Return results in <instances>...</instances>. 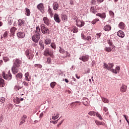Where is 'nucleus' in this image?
Listing matches in <instances>:
<instances>
[{
    "label": "nucleus",
    "instance_id": "obj_1",
    "mask_svg": "<svg viewBox=\"0 0 129 129\" xmlns=\"http://www.w3.org/2000/svg\"><path fill=\"white\" fill-rule=\"evenodd\" d=\"M22 64V60L20 59H16L13 64V66L12 68V71L13 74H17L19 72V68H20V65Z\"/></svg>",
    "mask_w": 129,
    "mask_h": 129
},
{
    "label": "nucleus",
    "instance_id": "obj_2",
    "mask_svg": "<svg viewBox=\"0 0 129 129\" xmlns=\"http://www.w3.org/2000/svg\"><path fill=\"white\" fill-rule=\"evenodd\" d=\"M44 56H50L51 58H54V52L49 50V48H46L43 52Z\"/></svg>",
    "mask_w": 129,
    "mask_h": 129
},
{
    "label": "nucleus",
    "instance_id": "obj_3",
    "mask_svg": "<svg viewBox=\"0 0 129 129\" xmlns=\"http://www.w3.org/2000/svg\"><path fill=\"white\" fill-rule=\"evenodd\" d=\"M34 54L35 53L34 52V51L30 49H27L25 51V55L29 59V60L33 59V57H34Z\"/></svg>",
    "mask_w": 129,
    "mask_h": 129
},
{
    "label": "nucleus",
    "instance_id": "obj_4",
    "mask_svg": "<svg viewBox=\"0 0 129 129\" xmlns=\"http://www.w3.org/2000/svg\"><path fill=\"white\" fill-rule=\"evenodd\" d=\"M41 27V30L42 33V34H49L50 33V30L47 27H46V25L44 24H42L40 25Z\"/></svg>",
    "mask_w": 129,
    "mask_h": 129
},
{
    "label": "nucleus",
    "instance_id": "obj_5",
    "mask_svg": "<svg viewBox=\"0 0 129 129\" xmlns=\"http://www.w3.org/2000/svg\"><path fill=\"white\" fill-rule=\"evenodd\" d=\"M113 66H114V64H113V63H108L106 64L105 63H104V68L105 69H107V70H110L111 71V70H112V69H111V68H113Z\"/></svg>",
    "mask_w": 129,
    "mask_h": 129
},
{
    "label": "nucleus",
    "instance_id": "obj_6",
    "mask_svg": "<svg viewBox=\"0 0 129 129\" xmlns=\"http://www.w3.org/2000/svg\"><path fill=\"white\" fill-rule=\"evenodd\" d=\"M32 40L33 42H35V43H38L39 42V40H40V35H38L37 34L34 35L32 37Z\"/></svg>",
    "mask_w": 129,
    "mask_h": 129
},
{
    "label": "nucleus",
    "instance_id": "obj_7",
    "mask_svg": "<svg viewBox=\"0 0 129 129\" xmlns=\"http://www.w3.org/2000/svg\"><path fill=\"white\" fill-rule=\"evenodd\" d=\"M3 76L4 79H8V80H11V79H12V74L10 73V72H8V75H7L6 73H4Z\"/></svg>",
    "mask_w": 129,
    "mask_h": 129
},
{
    "label": "nucleus",
    "instance_id": "obj_8",
    "mask_svg": "<svg viewBox=\"0 0 129 129\" xmlns=\"http://www.w3.org/2000/svg\"><path fill=\"white\" fill-rule=\"evenodd\" d=\"M81 38L83 40H86L88 42H90V40H92L91 36H85L84 34L82 33L81 34Z\"/></svg>",
    "mask_w": 129,
    "mask_h": 129
},
{
    "label": "nucleus",
    "instance_id": "obj_9",
    "mask_svg": "<svg viewBox=\"0 0 129 129\" xmlns=\"http://www.w3.org/2000/svg\"><path fill=\"white\" fill-rule=\"evenodd\" d=\"M80 60H81V61H83V62H87L88 60H89V56L88 55H83L82 57L79 58Z\"/></svg>",
    "mask_w": 129,
    "mask_h": 129
},
{
    "label": "nucleus",
    "instance_id": "obj_10",
    "mask_svg": "<svg viewBox=\"0 0 129 129\" xmlns=\"http://www.w3.org/2000/svg\"><path fill=\"white\" fill-rule=\"evenodd\" d=\"M43 21L46 26H49L50 23H51L50 19H49L47 17H43Z\"/></svg>",
    "mask_w": 129,
    "mask_h": 129
},
{
    "label": "nucleus",
    "instance_id": "obj_11",
    "mask_svg": "<svg viewBox=\"0 0 129 129\" xmlns=\"http://www.w3.org/2000/svg\"><path fill=\"white\" fill-rule=\"evenodd\" d=\"M38 10H39L41 13H44V5L43 4L40 3L38 4L37 6Z\"/></svg>",
    "mask_w": 129,
    "mask_h": 129
},
{
    "label": "nucleus",
    "instance_id": "obj_12",
    "mask_svg": "<svg viewBox=\"0 0 129 129\" xmlns=\"http://www.w3.org/2000/svg\"><path fill=\"white\" fill-rule=\"evenodd\" d=\"M126 89H127V86L122 84L120 88V91L124 93L126 92Z\"/></svg>",
    "mask_w": 129,
    "mask_h": 129
},
{
    "label": "nucleus",
    "instance_id": "obj_13",
    "mask_svg": "<svg viewBox=\"0 0 129 129\" xmlns=\"http://www.w3.org/2000/svg\"><path fill=\"white\" fill-rule=\"evenodd\" d=\"M76 22L77 27H79L80 28H81V27H83V26L85 25V23L80 20H77Z\"/></svg>",
    "mask_w": 129,
    "mask_h": 129
},
{
    "label": "nucleus",
    "instance_id": "obj_14",
    "mask_svg": "<svg viewBox=\"0 0 129 129\" xmlns=\"http://www.w3.org/2000/svg\"><path fill=\"white\" fill-rule=\"evenodd\" d=\"M120 70V68L119 66H117L115 68V69L111 70V72L113 73H115V74H117V73H119V71Z\"/></svg>",
    "mask_w": 129,
    "mask_h": 129
},
{
    "label": "nucleus",
    "instance_id": "obj_15",
    "mask_svg": "<svg viewBox=\"0 0 129 129\" xmlns=\"http://www.w3.org/2000/svg\"><path fill=\"white\" fill-rule=\"evenodd\" d=\"M70 29L71 30V32H73V33L78 32V28L76 26H71L70 27Z\"/></svg>",
    "mask_w": 129,
    "mask_h": 129
},
{
    "label": "nucleus",
    "instance_id": "obj_16",
    "mask_svg": "<svg viewBox=\"0 0 129 129\" xmlns=\"http://www.w3.org/2000/svg\"><path fill=\"white\" fill-rule=\"evenodd\" d=\"M26 118H27V115H24L21 119V121L19 123L20 125H22L23 123H25L26 122Z\"/></svg>",
    "mask_w": 129,
    "mask_h": 129
},
{
    "label": "nucleus",
    "instance_id": "obj_17",
    "mask_svg": "<svg viewBox=\"0 0 129 129\" xmlns=\"http://www.w3.org/2000/svg\"><path fill=\"white\" fill-rule=\"evenodd\" d=\"M54 21H55L56 23H58V24L61 22V20L59 18V15L57 14H54Z\"/></svg>",
    "mask_w": 129,
    "mask_h": 129
},
{
    "label": "nucleus",
    "instance_id": "obj_18",
    "mask_svg": "<svg viewBox=\"0 0 129 129\" xmlns=\"http://www.w3.org/2000/svg\"><path fill=\"white\" fill-rule=\"evenodd\" d=\"M114 47H115V46L105 47L104 50L106 52H111V51H112V49H113Z\"/></svg>",
    "mask_w": 129,
    "mask_h": 129
},
{
    "label": "nucleus",
    "instance_id": "obj_19",
    "mask_svg": "<svg viewBox=\"0 0 129 129\" xmlns=\"http://www.w3.org/2000/svg\"><path fill=\"white\" fill-rule=\"evenodd\" d=\"M35 35H38V36H40L41 35V29H40V27L38 26H37L36 27V30H35Z\"/></svg>",
    "mask_w": 129,
    "mask_h": 129
},
{
    "label": "nucleus",
    "instance_id": "obj_20",
    "mask_svg": "<svg viewBox=\"0 0 129 129\" xmlns=\"http://www.w3.org/2000/svg\"><path fill=\"white\" fill-rule=\"evenodd\" d=\"M52 7L54 11H57L59 9V4L57 2H54L52 5Z\"/></svg>",
    "mask_w": 129,
    "mask_h": 129
},
{
    "label": "nucleus",
    "instance_id": "obj_21",
    "mask_svg": "<svg viewBox=\"0 0 129 129\" xmlns=\"http://www.w3.org/2000/svg\"><path fill=\"white\" fill-rule=\"evenodd\" d=\"M117 36L120 38H123L124 37V33L122 31L119 30L117 32Z\"/></svg>",
    "mask_w": 129,
    "mask_h": 129
},
{
    "label": "nucleus",
    "instance_id": "obj_22",
    "mask_svg": "<svg viewBox=\"0 0 129 129\" xmlns=\"http://www.w3.org/2000/svg\"><path fill=\"white\" fill-rule=\"evenodd\" d=\"M104 31H106V32H108V31H110L111 30V26L109 25H106L104 27Z\"/></svg>",
    "mask_w": 129,
    "mask_h": 129
},
{
    "label": "nucleus",
    "instance_id": "obj_23",
    "mask_svg": "<svg viewBox=\"0 0 129 129\" xmlns=\"http://www.w3.org/2000/svg\"><path fill=\"white\" fill-rule=\"evenodd\" d=\"M96 16H97L98 17H100V18H101V19H105L106 17V15H105V13H98L96 15Z\"/></svg>",
    "mask_w": 129,
    "mask_h": 129
},
{
    "label": "nucleus",
    "instance_id": "obj_24",
    "mask_svg": "<svg viewBox=\"0 0 129 129\" xmlns=\"http://www.w3.org/2000/svg\"><path fill=\"white\" fill-rule=\"evenodd\" d=\"M89 102V100H88V99L86 98H84L83 99V104H84V105H85L86 106L88 105Z\"/></svg>",
    "mask_w": 129,
    "mask_h": 129
},
{
    "label": "nucleus",
    "instance_id": "obj_25",
    "mask_svg": "<svg viewBox=\"0 0 129 129\" xmlns=\"http://www.w3.org/2000/svg\"><path fill=\"white\" fill-rule=\"evenodd\" d=\"M25 80H26V81H30V80L31 79V77H30V74H29V73H26L25 74Z\"/></svg>",
    "mask_w": 129,
    "mask_h": 129
},
{
    "label": "nucleus",
    "instance_id": "obj_26",
    "mask_svg": "<svg viewBox=\"0 0 129 129\" xmlns=\"http://www.w3.org/2000/svg\"><path fill=\"white\" fill-rule=\"evenodd\" d=\"M23 78V74L21 73H18L16 75V79L17 80H20Z\"/></svg>",
    "mask_w": 129,
    "mask_h": 129
},
{
    "label": "nucleus",
    "instance_id": "obj_27",
    "mask_svg": "<svg viewBox=\"0 0 129 129\" xmlns=\"http://www.w3.org/2000/svg\"><path fill=\"white\" fill-rule=\"evenodd\" d=\"M25 24V19H19L18 20V26L21 27L22 25H24Z\"/></svg>",
    "mask_w": 129,
    "mask_h": 129
},
{
    "label": "nucleus",
    "instance_id": "obj_28",
    "mask_svg": "<svg viewBox=\"0 0 129 129\" xmlns=\"http://www.w3.org/2000/svg\"><path fill=\"white\" fill-rule=\"evenodd\" d=\"M18 38H24L25 37V33L23 32H19L17 33Z\"/></svg>",
    "mask_w": 129,
    "mask_h": 129
},
{
    "label": "nucleus",
    "instance_id": "obj_29",
    "mask_svg": "<svg viewBox=\"0 0 129 129\" xmlns=\"http://www.w3.org/2000/svg\"><path fill=\"white\" fill-rule=\"evenodd\" d=\"M17 31V28L15 27H13L10 29V32L12 35H15V32Z\"/></svg>",
    "mask_w": 129,
    "mask_h": 129
},
{
    "label": "nucleus",
    "instance_id": "obj_30",
    "mask_svg": "<svg viewBox=\"0 0 129 129\" xmlns=\"http://www.w3.org/2000/svg\"><path fill=\"white\" fill-rule=\"evenodd\" d=\"M95 122L97 125H105V123L104 122H102L98 120H95Z\"/></svg>",
    "mask_w": 129,
    "mask_h": 129
},
{
    "label": "nucleus",
    "instance_id": "obj_31",
    "mask_svg": "<svg viewBox=\"0 0 129 129\" xmlns=\"http://www.w3.org/2000/svg\"><path fill=\"white\" fill-rule=\"evenodd\" d=\"M25 15L29 17L30 15H31V12L30 11V9H28V8H25Z\"/></svg>",
    "mask_w": 129,
    "mask_h": 129
},
{
    "label": "nucleus",
    "instance_id": "obj_32",
    "mask_svg": "<svg viewBox=\"0 0 129 129\" xmlns=\"http://www.w3.org/2000/svg\"><path fill=\"white\" fill-rule=\"evenodd\" d=\"M13 101L14 103H16V104H19L21 102H20V99L18 97L14 99Z\"/></svg>",
    "mask_w": 129,
    "mask_h": 129
},
{
    "label": "nucleus",
    "instance_id": "obj_33",
    "mask_svg": "<svg viewBox=\"0 0 129 129\" xmlns=\"http://www.w3.org/2000/svg\"><path fill=\"white\" fill-rule=\"evenodd\" d=\"M118 26L121 30H123V29H124V23H123V22L120 23Z\"/></svg>",
    "mask_w": 129,
    "mask_h": 129
},
{
    "label": "nucleus",
    "instance_id": "obj_34",
    "mask_svg": "<svg viewBox=\"0 0 129 129\" xmlns=\"http://www.w3.org/2000/svg\"><path fill=\"white\" fill-rule=\"evenodd\" d=\"M0 86L1 87L5 86V80L0 79Z\"/></svg>",
    "mask_w": 129,
    "mask_h": 129
},
{
    "label": "nucleus",
    "instance_id": "obj_35",
    "mask_svg": "<svg viewBox=\"0 0 129 129\" xmlns=\"http://www.w3.org/2000/svg\"><path fill=\"white\" fill-rule=\"evenodd\" d=\"M44 43L45 45H50L51 44V40L49 38L46 39L44 41Z\"/></svg>",
    "mask_w": 129,
    "mask_h": 129
},
{
    "label": "nucleus",
    "instance_id": "obj_36",
    "mask_svg": "<svg viewBox=\"0 0 129 129\" xmlns=\"http://www.w3.org/2000/svg\"><path fill=\"white\" fill-rule=\"evenodd\" d=\"M90 11L93 14H96V13L97 12V11H96V10H95V8H94V7H92L91 8Z\"/></svg>",
    "mask_w": 129,
    "mask_h": 129
},
{
    "label": "nucleus",
    "instance_id": "obj_37",
    "mask_svg": "<svg viewBox=\"0 0 129 129\" xmlns=\"http://www.w3.org/2000/svg\"><path fill=\"white\" fill-rule=\"evenodd\" d=\"M101 99L102 101H103V102H104V103H108L109 102V101L107 98L101 97Z\"/></svg>",
    "mask_w": 129,
    "mask_h": 129
},
{
    "label": "nucleus",
    "instance_id": "obj_38",
    "mask_svg": "<svg viewBox=\"0 0 129 129\" xmlns=\"http://www.w3.org/2000/svg\"><path fill=\"white\" fill-rule=\"evenodd\" d=\"M96 116H97V117H98V118H99L100 120H102V119H103V118H102V116H101V115L99 114V113L98 112L96 113Z\"/></svg>",
    "mask_w": 129,
    "mask_h": 129
},
{
    "label": "nucleus",
    "instance_id": "obj_39",
    "mask_svg": "<svg viewBox=\"0 0 129 129\" xmlns=\"http://www.w3.org/2000/svg\"><path fill=\"white\" fill-rule=\"evenodd\" d=\"M89 115H91V116H95L96 114V112H95L94 111H91L88 113Z\"/></svg>",
    "mask_w": 129,
    "mask_h": 129
},
{
    "label": "nucleus",
    "instance_id": "obj_40",
    "mask_svg": "<svg viewBox=\"0 0 129 129\" xmlns=\"http://www.w3.org/2000/svg\"><path fill=\"white\" fill-rule=\"evenodd\" d=\"M60 114H59V113H57L56 115L55 116H52V119H53V120H55V119H57V118H58V117H59V115Z\"/></svg>",
    "mask_w": 129,
    "mask_h": 129
},
{
    "label": "nucleus",
    "instance_id": "obj_41",
    "mask_svg": "<svg viewBox=\"0 0 129 129\" xmlns=\"http://www.w3.org/2000/svg\"><path fill=\"white\" fill-rule=\"evenodd\" d=\"M65 54L63 55V58H67V57H70V53H69L68 52L66 51Z\"/></svg>",
    "mask_w": 129,
    "mask_h": 129
},
{
    "label": "nucleus",
    "instance_id": "obj_42",
    "mask_svg": "<svg viewBox=\"0 0 129 129\" xmlns=\"http://www.w3.org/2000/svg\"><path fill=\"white\" fill-rule=\"evenodd\" d=\"M56 84H57V83H56L55 82H52L50 83V87H51V88H54Z\"/></svg>",
    "mask_w": 129,
    "mask_h": 129
},
{
    "label": "nucleus",
    "instance_id": "obj_43",
    "mask_svg": "<svg viewBox=\"0 0 129 129\" xmlns=\"http://www.w3.org/2000/svg\"><path fill=\"white\" fill-rule=\"evenodd\" d=\"M99 21V19H98V18L95 19L92 21V24L93 25H95V24H96L97 22H98Z\"/></svg>",
    "mask_w": 129,
    "mask_h": 129
},
{
    "label": "nucleus",
    "instance_id": "obj_44",
    "mask_svg": "<svg viewBox=\"0 0 129 129\" xmlns=\"http://www.w3.org/2000/svg\"><path fill=\"white\" fill-rule=\"evenodd\" d=\"M59 53H61V54H64L65 53V50H64L61 47H59Z\"/></svg>",
    "mask_w": 129,
    "mask_h": 129
},
{
    "label": "nucleus",
    "instance_id": "obj_45",
    "mask_svg": "<svg viewBox=\"0 0 129 129\" xmlns=\"http://www.w3.org/2000/svg\"><path fill=\"white\" fill-rule=\"evenodd\" d=\"M39 45L40 46V49L41 50H44V43H43L42 42H39Z\"/></svg>",
    "mask_w": 129,
    "mask_h": 129
},
{
    "label": "nucleus",
    "instance_id": "obj_46",
    "mask_svg": "<svg viewBox=\"0 0 129 129\" xmlns=\"http://www.w3.org/2000/svg\"><path fill=\"white\" fill-rule=\"evenodd\" d=\"M108 45H109V46L110 47H111L112 46H114V45H113V43H112V42L111 41H110V40H109L108 41Z\"/></svg>",
    "mask_w": 129,
    "mask_h": 129
},
{
    "label": "nucleus",
    "instance_id": "obj_47",
    "mask_svg": "<svg viewBox=\"0 0 129 129\" xmlns=\"http://www.w3.org/2000/svg\"><path fill=\"white\" fill-rule=\"evenodd\" d=\"M34 66L36 68H39L40 69H41V68H42V65H41L40 64H34Z\"/></svg>",
    "mask_w": 129,
    "mask_h": 129
},
{
    "label": "nucleus",
    "instance_id": "obj_48",
    "mask_svg": "<svg viewBox=\"0 0 129 129\" xmlns=\"http://www.w3.org/2000/svg\"><path fill=\"white\" fill-rule=\"evenodd\" d=\"M50 46L53 49H56V44L55 43H51Z\"/></svg>",
    "mask_w": 129,
    "mask_h": 129
},
{
    "label": "nucleus",
    "instance_id": "obj_49",
    "mask_svg": "<svg viewBox=\"0 0 129 129\" xmlns=\"http://www.w3.org/2000/svg\"><path fill=\"white\" fill-rule=\"evenodd\" d=\"M5 101H6V99L4 97L1 98L0 100V102L2 103H5Z\"/></svg>",
    "mask_w": 129,
    "mask_h": 129
},
{
    "label": "nucleus",
    "instance_id": "obj_50",
    "mask_svg": "<svg viewBox=\"0 0 129 129\" xmlns=\"http://www.w3.org/2000/svg\"><path fill=\"white\" fill-rule=\"evenodd\" d=\"M47 61L48 64H51V63L52 62V59H51L50 57H48L47 58Z\"/></svg>",
    "mask_w": 129,
    "mask_h": 129
},
{
    "label": "nucleus",
    "instance_id": "obj_51",
    "mask_svg": "<svg viewBox=\"0 0 129 129\" xmlns=\"http://www.w3.org/2000/svg\"><path fill=\"white\" fill-rule=\"evenodd\" d=\"M103 110L105 112H107L108 111V109L106 107H103Z\"/></svg>",
    "mask_w": 129,
    "mask_h": 129
},
{
    "label": "nucleus",
    "instance_id": "obj_52",
    "mask_svg": "<svg viewBox=\"0 0 129 129\" xmlns=\"http://www.w3.org/2000/svg\"><path fill=\"white\" fill-rule=\"evenodd\" d=\"M96 36H97V39H99V38L101 37V33H97Z\"/></svg>",
    "mask_w": 129,
    "mask_h": 129
},
{
    "label": "nucleus",
    "instance_id": "obj_53",
    "mask_svg": "<svg viewBox=\"0 0 129 129\" xmlns=\"http://www.w3.org/2000/svg\"><path fill=\"white\" fill-rule=\"evenodd\" d=\"M109 14H110V16H111V17H114V13H113V12L110 11Z\"/></svg>",
    "mask_w": 129,
    "mask_h": 129
},
{
    "label": "nucleus",
    "instance_id": "obj_54",
    "mask_svg": "<svg viewBox=\"0 0 129 129\" xmlns=\"http://www.w3.org/2000/svg\"><path fill=\"white\" fill-rule=\"evenodd\" d=\"M58 120H59V119H57V120H55V121H52V120H51V121H50V123H52H52H53V124H56L58 122Z\"/></svg>",
    "mask_w": 129,
    "mask_h": 129
},
{
    "label": "nucleus",
    "instance_id": "obj_55",
    "mask_svg": "<svg viewBox=\"0 0 129 129\" xmlns=\"http://www.w3.org/2000/svg\"><path fill=\"white\" fill-rule=\"evenodd\" d=\"M3 60L5 61V62H8V61L9 60V57H4L3 58Z\"/></svg>",
    "mask_w": 129,
    "mask_h": 129
},
{
    "label": "nucleus",
    "instance_id": "obj_56",
    "mask_svg": "<svg viewBox=\"0 0 129 129\" xmlns=\"http://www.w3.org/2000/svg\"><path fill=\"white\" fill-rule=\"evenodd\" d=\"M8 24H9V25H12V24H13V20H12V19H9V21H8Z\"/></svg>",
    "mask_w": 129,
    "mask_h": 129
},
{
    "label": "nucleus",
    "instance_id": "obj_57",
    "mask_svg": "<svg viewBox=\"0 0 129 129\" xmlns=\"http://www.w3.org/2000/svg\"><path fill=\"white\" fill-rule=\"evenodd\" d=\"M4 38H7L8 37V32H5L3 35Z\"/></svg>",
    "mask_w": 129,
    "mask_h": 129
},
{
    "label": "nucleus",
    "instance_id": "obj_58",
    "mask_svg": "<svg viewBox=\"0 0 129 129\" xmlns=\"http://www.w3.org/2000/svg\"><path fill=\"white\" fill-rule=\"evenodd\" d=\"M23 84L25 86H29V84H28V83H27L26 81H24L23 83Z\"/></svg>",
    "mask_w": 129,
    "mask_h": 129
},
{
    "label": "nucleus",
    "instance_id": "obj_59",
    "mask_svg": "<svg viewBox=\"0 0 129 129\" xmlns=\"http://www.w3.org/2000/svg\"><path fill=\"white\" fill-rule=\"evenodd\" d=\"M74 103H79V104H80L81 102L80 101H76L74 102H73L71 104V105H72V104H74Z\"/></svg>",
    "mask_w": 129,
    "mask_h": 129
},
{
    "label": "nucleus",
    "instance_id": "obj_60",
    "mask_svg": "<svg viewBox=\"0 0 129 129\" xmlns=\"http://www.w3.org/2000/svg\"><path fill=\"white\" fill-rule=\"evenodd\" d=\"M123 116L124 117L125 120L127 121L128 123H129L128 120H127V118H126V115H123Z\"/></svg>",
    "mask_w": 129,
    "mask_h": 129
},
{
    "label": "nucleus",
    "instance_id": "obj_61",
    "mask_svg": "<svg viewBox=\"0 0 129 129\" xmlns=\"http://www.w3.org/2000/svg\"><path fill=\"white\" fill-rule=\"evenodd\" d=\"M123 116L124 117L125 120L127 121L128 123H129L128 120H127V118H126V115H123Z\"/></svg>",
    "mask_w": 129,
    "mask_h": 129
},
{
    "label": "nucleus",
    "instance_id": "obj_62",
    "mask_svg": "<svg viewBox=\"0 0 129 129\" xmlns=\"http://www.w3.org/2000/svg\"><path fill=\"white\" fill-rule=\"evenodd\" d=\"M48 12L49 13V14H52V10H51V8H49L48 10Z\"/></svg>",
    "mask_w": 129,
    "mask_h": 129
},
{
    "label": "nucleus",
    "instance_id": "obj_63",
    "mask_svg": "<svg viewBox=\"0 0 129 129\" xmlns=\"http://www.w3.org/2000/svg\"><path fill=\"white\" fill-rule=\"evenodd\" d=\"M64 81L67 83H68V82H69V81H68V79H64Z\"/></svg>",
    "mask_w": 129,
    "mask_h": 129
},
{
    "label": "nucleus",
    "instance_id": "obj_64",
    "mask_svg": "<svg viewBox=\"0 0 129 129\" xmlns=\"http://www.w3.org/2000/svg\"><path fill=\"white\" fill-rule=\"evenodd\" d=\"M99 3H102L104 0H97Z\"/></svg>",
    "mask_w": 129,
    "mask_h": 129
}]
</instances>
